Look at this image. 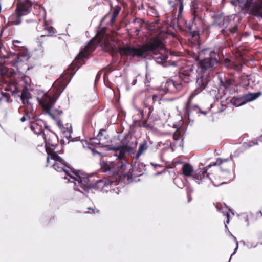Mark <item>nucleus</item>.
Masks as SVG:
<instances>
[{
	"label": "nucleus",
	"instance_id": "13d9d810",
	"mask_svg": "<svg viewBox=\"0 0 262 262\" xmlns=\"http://www.w3.org/2000/svg\"><path fill=\"white\" fill-rule=\"evenodd\" d=\"M232 255H233V254H231V256H232ZM230 258H231V257H230Z\"/></svg>",
	"mask_w": 262,
	"mask_h": 262
},
{
	"label": "nucleus",
	"instance_id": "473e14b6",
	"mask_svg": "<svg viewBox=\"0 0 262 262\" xmlns=\"http://www.w3.org/2000/svg\"><path fill=\"white\" fill-rule=\"evenodd\" d=\"M224 64L226 68L228 69H234L237 67L235 63H234L228 58H226L224 59Z\"/></svg>",
	"mask_w": 262,
	"mask_h": 262
},
{
	"label": "nucleus",
	"instance_id": "1a4fd4ad",
	"mask_svg": "<svg viewBox=\"0 0 262 262\" xmlns=\"http://www.w3.org/2000/svg\"><path fill=\"white\" fill-rule=\"evenodd\" d=\"M219 63L218 54L214 51H211L209 53L208 57H206L199 62V66L201 70L207 71L216 68Z\"/></svg>",
	"mask_w": 262,
	"mask_h": 262
},
{
	"label": "nucleus",
	"instance_id": "5fc2aeb1",
	"mask_svg": "<svg viewBox=\"0 0 262 262\" xmlns=\"http://www.w3.org/2000/svg\"><path fill=\"white\" fill-rule=\"evenodd\" d=\"M105 18V17H103V18L102 19L101 22H102V21L104 20V18Z\"/></svg>",
	"mask_w": 262,
	"mask_h": 262
},
{
	"label": "nucleus",
	"instance_id": "20e7f679",
	"mask_svg": "<svg viewBox=\"0 0 262 262\" xmlns=\"http://www.w3.org/2000/svg\"><path fill=\"white\" fill-rule=\"evenodd\" d=\"M195 72L193 66L182 67L179 71V75L175 79L167 81L164 86L166 93H176L183 88L194 78Z\"/></svg>",
	"mask_w": 262,
	"mask_h": 262
},
{
	"label": "nucleus",
	"instance_id": "09e8293b",
	"mask_svg": "<svg viewBox=\"0 0 262 262\" xmlns=\"http://www.w3.org/2000/svg\"><path fill=\"white\" fill-rule=\"evenodd\" d=\"M238 241L236 239V247L234 249V252L232 253V254H234L235 252V251L238 248Z\"/></svg>",
	"mask_w": 262,
	"mask_h": 262
},
{
	"label": "nucleus",
	"instance_id": "c03bdc74",
	"mask_svg": "<svg viewBox=\"0 0 262 262\" xmlns=\"http://www.w3.org/2000/svg\"><path fill=\"white\" fill-rule=\"evenodd\" d=\"M4 28L0 25V41H2L1 38L2 35L4 33Z\"/></svg>",
	"mask_w": 262,
	"mask_h": 262
},
{
	"label": "nucleus",
	"instance_id": "dca6fc26",
	"mask_svg": "<svg viewBox=\"0 0 262 262\" xmlns=\"http://www.w3.org/2000/svg\"><path fill=\"white\" fill-rule=\"evenodd\" d=\"M43 21V29L45 30L48 32V34L47 35H42L40 36V40L46 37H51L55 35V29L53 27V21L50 17H43L39 19V21Z\"/></svg>",
	"mask_w": 262,
	"mask_h": 262
},
{
	"label": "nucleus",
	"instance_id": "7c9ffc66",
	"mask_svg": "<svg viewBox=\"0 0 262 262\" xmlns=\"http://www.w3.org/2000/svg\"><path fill=\"white\" fill-rule=\"evenodd\" d=\"M21 21V17H8L7 26L18 25Z\"/></svg>",
	"mask_w": 262,
	"mask_h": 262
},
{
	"label": "nucleus",
	"instance_id": "a19ab883",
	"mask_svg": "<svg viewBox=\"0 0 262 262\" xmlns=\"http://www.w3.org/2000/svg\"><path fill=\"white\" fill-rule=\"evenodd\" d=\"M88 209L91 210V212H86L85 213H99V210L96 208H88Z\"/></svg>",
	"mask_w": 262,
	"mask_h": 262
},
{
	"label": "nucleus",
	"instance_id": "423d86ee",
	"mask_svg": "<svg viewBox=\"0 0 262 262\" xmlns=\"http://www.w3.org/2000/svg\"><path fill=\"white\" fill-rule=\"evenodd\" d=\"M17 57L16 54L11 52L9 48L7 46H5L2 41H0V58L7 60L5 61L4 63L0 62V78H2L7 71L5 64H10L12 66L13 61L16 60Z\"/></svg>",
	"mask_w": 262,
	"mask_h": 262
},
{
	"label": "nucleus",
	"instance_id": "bf43d9fd",
	"mask_svg": "<svg viewBox=\"0 0 262 262\" xmlns=\"http://www.w3.org/2000/svg\"><path fill=\"white\" fill-rule=\"evenodd\" d=\"M0 93H1V92H0Z\"/></svg>",
	"mask_w": 262,
	"mask_h": 262
},
{
	"label": "nucleus",
	"instance_id": "6e6552de",
	"mask_svg": "<svg viewBox=\"0 0 262 262\" xmlns=\"http://www.w3.org/2000/svg\"><path fill=\"white\" fill-rule=\"evenodd\" d=\"M193 94L189 97L188 100L184 108V116L188 118L189 121H193L196 117L200 116L201 114L206 115L207 112L202 111L196 105H191L192 100L193 98Z\"/></svg>",
	"mask_w": 262,
	"mask_h": 262
},
{
	"label": "nucleus",
	"instance_id": "de8ad7c7",
	"mask_svg": "<svg viewBox=\"0 0 262 262\" xmlns=\"http://www.w3.org/2000/svg\"><path fill=\"white\" fill-rule=\"evenodd\" d=\"M27 120V119H26V118L25 117V116L24 115L20 119V121L22 122H25Z\"/></svg>",
	"mask_w": 262,
	"mask_h": 262
},
{
	"label": "nucleus",
	"instance_id": "f3484780",
	"mask_svg": "<svg viewBox=\"0 0 262 262\" xmlns=\"http://www.w3.org/2000/svg\"><path fill=\"white\" fill-rule=\"evenodd\" d=\"M31 129L36 134L40 135L43 133V129L48 127L46 123L39 119H35L30 122Z\"/></svg>",
	"mask_w": 262,
	"mask_h": 262
},
{
	"label": "nucleus",
	"instance_id": "2eb2a0df",
	"mask_svg": "<svg viewBox=\"0 0 262 262\" xmlns=\"http://www.w3.org/2000/svg\"><path fill=\"white\" fill-rule=\"evenodd\" d=\"M212 173L207 172L205 167L199 168L194 171L193 178L198 184L202 183L207 180L212 181L211 176Z\"/></svg>",
	"mask_w": 262,
	"mask_h": 262
},
{
	"label": "nucleus",
	"instance_id": "9b49d317",
	"mask_svg": "<svg viewBox=\"0 0 262 262\" xmlns=\"http://www.w3.org/2000/svg\"><path fill=\"white\" fill-rule=\"evenodd\" d=\"M244 7L253 16H262V0H247Z\"/></svg>",
	"mask_w": 262,
	"mask_h": 262
},
{
	"label": "nucleus",
	"instance_id": "603ef678",
	"mask_svg": "<svg viewBox=\"0 0 262 262\" xmlns=\"http://www.w3.org/2000/svg\"><path fill=\"white\" fill-rule=\"evenodd\" d=\"M226 217H227V219H229V218H230V215H229V213H227L226 214Z\"/></svg>",
	"mask_w": 262,
	"mask_h": 262
},
{
	"label": "nucleus",
	"instance_id": "ea45409f",
	"mask_svg": "<svg viewBox=\"0 0 262 262\" xmlns=\"http://www.w3.org/2000/svg\"><path fill=\"white\" fill-rule=\"evenodd\" d=\"M181 136V134L180 132L177 130L175 132L173 135V139L174 140H179Z\"/></svg>",
	"mask_w": 262,
	"mask_h": 262
},
{
	"label": "nucleus",
	"instance_id": "a878e982",
	"mask_svg": "<svg viewBox=\"0 0 262 262\" xmlns=\"http://www.w3.org/2000/svg\"><path fill=\"white\" fill-rule=\"evenodd\" d=\"M132 136L129 134L126 135L124 138L122 139L121 143V145L119 146L121 147V148H124L126 150H132V147L131 146V144L128 140L129 138H131Z\"/></svg>",
	"mask_w": 262,
	"mask_h": 262
},
{
	"label": "nucleus",
	"instance_id": "c9c22d12",
	"mask_svg": "<svg viewBox=\"0 0 262 262\" xmlns=\"http://www.w3.org/2000/svg\"><path fill=\"white\" fill-rule=\"evenodd\" d=\"M175 1L178 2V3L179 4L178 6V14L177 16H181V15L182 14L183 8H184V5H183V1L184 0H174Z\"/></svg>",
	"mask_w": 262,
	"mask_h": 262
},
{
	"label": "nucleus",
	"instance_id": "0eeeda50",
	"mask_svg": "<svg viewBox=\"0 0 262 262\" xmlns=\"http://www.w3.org/2000/svg\"><path fill=\"white\" fill-rule=\"evenodd\" d=\"M12 44L15 50L17 52L15 53L17 56L16 57L17 60L13 61L12 66L16 67L19 72H21V67L24 65L27 67V69H28L27 64L24 63L22 61L23 58L28 57V52L27 48L23 45V42L19 40H13Z\"/></svg>",
	"mask_w": 262,
	"mask_h": 262
},
{
	"label": "nucleus",
	"instance_id": "e433bc0d",
	"mask_svg": "<svg viewBox=\"0 0 262 262\" xmlns=\"http://www.w3.org/2000/svg\"><path fill=\"white\" fill-rule=\"evenodd\" d=\"M140 126L147 129H151L153 127V126L148 123L147 120H143L140 122Z\"/></svg>",
	"mask_w": 262,
	"mask_h": 262
},
{
	"label": "nucleus",
	"instance_id": "cd10ccee",
	"mask_svg": "<svg viewBox=\"0 0 262 262\" xmlns=\"http://www.w3.org/2000/svg\"><path fill=\"white\" fill-rule=\"evenodd\" d=\"M101 169L102 172H106L107 171H112L113 162H106L103 160H101L100 162Z\"/></svg>",
	"mask_w": 262,
	"mask_h": 262
},
{
	"label": "nucleus",
	"instance_id": "412c9836",
	"mask_svg": "<svg viewBox=\"0 0 262 262\" xmlns=\"http://www.w3.org/2000/svg\"><path fill=\"white\" fill-rule=\"evenodd\" d=\"M43 139L46 145L54 147L57 142V136L52 132L50 130L47 131L46 133H43Z\"/></svg>",
	"mask_w": 262,
	"mask_h": 262
},
{
	"label": "nucleus",
	"instance_id": "79ce46f5",
	"mask_svg": "<svg viewBox=\"0 0 262 262\" xmlns=\"http://www.w3.org/2000/svg\"><path fill=\"white\" fill-rule=\"evenodd\" d=\"M233 80L232 79H228L225 81V84L226 86H228L232 84Z\"/></svg>",
	"mask_w": 262,
	"mask_h": 262
},
{
	"label": "nucleus",
	"instance_id": "4d7b16f0",
	"mask_svg": "<svg viewBox=\"0 0 262 262\" xmlns=\"http://www.w3.org/2000/svg\"><path fill=\"white\" fill-rule=\"evenodd\" d=\"M4 18H5V17H4ZM4 22H5V23H6V19H4Z\"/></svg>",
	"mask_w": 262,
	"mask_h": 262
},
{
	"label": "nucleus",
	"instance_id": "2f4dec72",
	"mask_svg": "<svg viewBox=\"0 0 262 262\" xmlns=\"http://www.w3.org/2000/svg\"><path fill=\"white\" fill-rule=\"evenodd\" d=\"M37 8H35V9H37V11L36 12L37 16H46V12L45 8L41 7L40 5H36ZM35 14V13H34Z\"/></svg>",
	"mask_w": 262,
	"mask_h": 262
},
{
	"label": "nucleus",
	"instance_id": "f704fd0d",
	"mask_svg": "<svg viewBox=\"0 0 262 262\" xmlns=\"http://www.w3.org/2000/svg\"><path fill=\"white\" fill-rule=\"evenodd\" d=\"M110 7V11L112 13V16H117L121 10L120 7L116 6L115 7H113L112 5H111Z\"/></svg>",
	"mask_w": 262,
	"mask_h": 262
},
{
	"label": "nucleus",
	"instance_id": "aec40b11",
	"mask_svg": "<svg viewBox=\"0 0 262 262\" xmlns=\"http://www.w3.org/2000/svg\"><path fill=\"white\" fill-rule=\"evenodd\" d=\"M230 162L229 159H223L221 158H218L216 161L209 164L207 167H210L212 166H218L222 171H226L229 170V164Z\"/></svg>",
	"mask_w": 262,
	"mask_h": 262
},
{
	"label": "nucleus",
	"instance_id": "c756f323",
	"mask_svg": "<svg viewBox=\"0 0 262 262\" xmlns=\"http://www.w3.org/2000/svg\"><path fill=\"white\" fill-rule=\"evenodd\" d=\"M168 56L161 53H158L154 56L156 62L159 64H163L167 61Z\"/></svg>",
	"mask_w": 262,
	"mask_h": 262
},
{
	"label": "nucleus",
	"instance_id": "6e6d98bb",
	"mask_svg": "<svg viewBox=\"0 0 262 262\" xmlns=\"http://www.w3.org/2000/svg\"><path fill=\"white\" fill-rule=\"evenodd\" d=\"M108 14H105V15H104V16L107 17V16H108Z\"/></svg>",
	"mask_w": 262,
	"mask_h": 262
},
{
	"label": "nucleus",
	"instance_id": "c85d7f7f",
	"mask_svg": "<svg viewBox=\"0 0 262 262\" xmlns=\"http://www.w3.org/2000/svg\"><path fill=\"white\" fill-rule=\"evenodd\" d=\"M148 148L147 142L144 140L142 143H141L139 147L138 152L136 155L135 158L138 159L140 156L143 154Z\"/></svg>",
	"mask_w": 262,
	"mask_h": 262
},
{
	"label": "nucleus",
	"instance_id": "a211bd4d",
	"mask_svg": "<svg viewBox=\"0 0 262 262\" xmlns=\"http://www.w3.org/2000/svg\"><path fill=\"white\" fill-rule=\"evenodd\" d=\"M209 81V77L207 75H202L198 77L196 81V88L194 91L192 93L193 97L197 94L200 93L204 90L207 86Z\"/></svg>",
	"mask_w": 262,
	"mask_h": 262
},
{
	"label": "nucleus",
	"instance_id": "f03ea898",
	"mask_svg": "<svg viewBox=\"0 0 262 262\" xmlns=\"http://www.w3.org/2000/svg\"><path fill=\"white\" fill-rule=\"evenodd\" d=\"M67 85V82L63 80L57 81L53 84L52 89L48 93L45 94L41 99L38 98L40 105L54 120H56L57 117L63 114V111L60 109V107L54 110L51 108Z\"/></svg>",
	"mask_w": 262,
	"mask_h": 262
},
{
	"label": "nucleus",
	"instance_id": "a18cd8bd",
	"mask_svg": "<svg viewBox=\"0 0 262 262\" xmlns=\"http://www.w3.org/2000/svg\"><path fill=\"white\" fill-rule=\"evenodd\" d=\"M116 18V17H111V18L110 20V23L111 25H112L114 24V23L115 21Z\"/></svg>",
	"mask_w": 262,
	"mask_h": 262
},
{
	"label": "nucleus",
	"instance_id": "f257e3e1",
	"mask_svg": "<svg viewBox=\"0 0 262 262\" xmlns=\"http://www.w3.org/2000/svg\"><path fill=\"white\" fill-rule=\"evenodd\" d=\"M164 38L158 35L149 38L146 43L138 47L126 45L118 47V52L122 57L143 58L156 50L164 49Z\"/></svg>",
	"mask_w": 262,
	"mask_h": 262
},
{
	"label": "nucleus",
	"instance_id": "b1692460",
	"mask_svg": "<svg viewBox=\"0 0 262 262\" xmlns=\"http://www.w3.org/2000/svg\"><path fill=\"white\" fill-rule=\"evenodd\" d=\"M182 170L183 174L187 177H192L194 172L192 166L187 163L182 166Z\"/></svg>",
	"mask_w": 262,
	"mask_h": 262
},
{
	"label": "nucleus",
	"instance_id": "4468645a",
	"mask_svg": "<svg viewBox=\"0 0 262 262\" xmlns=\"http://www.w3.org/2000/svg\"><path fill=\"white\" fill-rule=\"evenodd\" d=\"M261 95V92H257L254 93H248L244 95L241 98H235L233 101V104L235 106H239L243 104H245L248 102L252 101L255 100L260 96Z\"/></svg>",
	"mask_w": 262,
	"mask_h": 262
},
{
	"label": "nucleus",
	"instance_id": "864d4df0",
	"mask_svg": "<svg viewBox=\"0 0 262 262\" xmlns=\"http://www.w3.org/2000/svg\"><path fill=\"white\" fill-rule=\"evenodd\" d=\"M229 221H230V219H227V220L226 221V223L228 224L229 223Z\"/></svg>",
	"mask_w": 262,
	"mask_h": 262
},
{
	"label": "nucleus",
	"instance_id": "8fccbe9b",
	"mask_svg": "<svg viewBox=\"0 0 262 262\" xmlns=\"http://www.w3.org/2000/svg\"><path fill=\"white\" fill-rule=\"evenodd\" d=\"M151 24H154V25H156V24H158V21H155L154 22H152V23H151ZM154 27H155V25H154Z\"/></svg>",
	"mask_w": 262,
	"mask_h": 262
},
{
	"label": "nucleus",
	"instance_id": "7ed1b4c3",
	"mask_svg": "<svg viewBox=\"0 0 262 262\" xmlns=\"http://www.w3.org/2000/svg\"><path fill=\"white\" fill-rule=\"evenodd\" d=\"M107 28H102L98 31L84 49L77 55L76 59L82 60L87 58L94 51L96 44H100L102 49L106 52L113 53L115 50V45L111 42V36L106 33Z\"/></svg>",
	"mask_w": 262,
	"mask_h": 262
},
{
	"label": "nucleus",
	"instance_id": "49530a36",
	"mask_svg": "<svg viewBox=\"0 0 262 262\" xmlns=\"http://www.w3.org/2000/svg\"><path fill=\"white\" fill-rule=\"evenodd\" d=\"M139 112L140 113L141 119H143L144 116V111L142 110H139Z\"/></svg>",
	"mask_w": 262,
	"mask_h": 262
},
{
	"label": "nucleus",
	"instance_id": "9d476101",
	"mask_svg": "<svg viewBox=\"0 0 262 262\" xmlns=\"http://www.w3.org/2000/svg\"><path fill=\"white\" fill-rule=\"evenodd\" d=\"M127 165V160H117L115 163H113L112 172L122 174L129 182H131L133 181V178L130 171V169L128 173H124Z\"/></svg>",
	"mask_w": 262,
	"mask_h": 262
},
{
	"label": "nucleus",
	"instance_id": "4be33fe9",
	"mask_svg": "<svg viewBox=\"0 0 262 262\" xmlns=\"http://www.w3.org/2000/svg\"><path fill=\"white\" fill-rule=\"evenodd\" d=\"M110 149L116 151V155L117 157V160H127L125 154L129 153L131 151V150H126L123 148H121V147L119 146L110 147Z\"/></svg>",
	"mask_w": 262,
	"mask_h": 262
},
{
	"label": "nucleus",
	"instance_id": "bb28decb",
	"mask_svg": "<svg viewBox=\"0 0 262 262\" xmlns=\"http://www.w3.org/2000/svg\"><path fill=\"white\" fill-rule=\"evenodd\" d=\"M20 98L24 104L27 105H31V103L29 102V99L31 98V96L27 89L23 90Z\"/></svg>",
	"mask_w": 262,
	"mask_h": 262
},
{
	"label": "nucleus",
	"instance_id": "393cba45",
	"mask_svg": "<svg viewBox=\"0 0 262 262\" xmlns=\"http://www.w3.org/2000/svg\"><path fill=\"white\" fill-rule=\"evenodd\" d=\"M46 149L48 154V156L47 157V164L49 163L50 158L53 160L58 158V155L57 154L56 152L55 151L54 149L53 148L52 146L46 145Z\"/></svg>",
	"mask_w": 262,
	"mask_h": 262
},
{
	"label": "nucleus",
	"instance_id": "4c0bfd02",
	"mask_svg": "<svg viewBox=\"0 0 262 262\" xmlns=\"http://www.w3.org/2000/svg\"><path fill=\"white\" fill-rule=\"evenodd\" d=\"M147 15L148 16H159L156 10L153 7H149L147 11Z\"/></svg>",
	"mask_w": 262,
	"mask_h": 262
},
{
	"label": "nucleus",
	"instance_id": "58836bf2",
	"mask_svg": "<svg viewBox=\"0 0 262 262\" xmlns=\"http://www.w3.org/2000/svg\"><path fill=\"white\" fill-rule=\"evenodd\" d=\"M162 95L158 94H155L152 95V99L153 101V103H155L156 102L160 101L162 99Z\"/></svg>",
	"mask_w": 262,
	"mask_h": 262
},
{
	"label": "nucleus",
	"instance_id": "3c124183",
	"mask_svg": "<svg viewBox=\"0 0 262 262\" xmlns=\"http://www.w3.org/2000/svg\"><path fill=\"white\" fill-rule=\"evenodd\" d=\"M58 125L60 127H61V123H60V120L58 121Z\"/></svg>",
	"mask_w": 262,
	"mask_h": 262
},
{
	"label": "nucleus",
	"instance_id": "39448f33",
	"mask_svg": "<svg viewBox=\"0 0 262 262\" xmlns=\"http://www.w3.org/2000/svg\"><path fill=\"white\" fill-rule=\"evenodd\" d=\"M70 178L76 181L75 185L80 186L85 191H88L91 188H94L96 183L98 181H94L93 177L87 176L84 172L79 170H74Z\"/></svg>",
	"mask_w": 262,
	"mask_h": 262
},
{
	"label": "nucleus",
	"instance_id": "37998d69",
	"mask_svg": "<svg viewBox=\"0 0 262 262\" xmlns=\"http://www.w3.org/2000/svg\"><path fill=\"white\" fill-rule=\"evenodd\" d=\"M238 29V27L237 25H235L234 27H233V28H230L229 29V31L231 32V33H235L237 31Z\"/></svg>",
	"mask_w": 262,
	"mask_h": 262
},
{
	"label": "nucleus",
	"instance_id": "5701e85b",
	"mask_svg": "<svg viewBox=\"0 0 262 262\" xmlns=\"http://www.w3.org/2000/svg\"><path fill=\"white\" fill-rule=\"evenodd\" d=\"M20 109H23L25 113L24 116L27 120H29V123L31 121H34L35 119H37L31 105H27L24 108H20Z\"/></svg>",
	"mask_w": 262,
	"mask_h": 262
},
{
	"label": "nucleus",
	"instance_id": "f8f14e48",
	"mask_svg": "<svg viewBox=\"0 0 262 262\" xmlns=\"http://www.w3.org/2000/svg\"><path fill=\"white\" fill-rule=\"evenodd\" d=\"M54 163L52 165L53 168L59 172H64L70 177L73 173L75 169L72 168L69 164L67 163L60 156L58 159H53Z\"/></svg>",
	"mask_w": 262,
	"mask_h": 262
},
{
	"label": "nucleus",
	"instance_id": "ddd939ff",
	"mask_svg": "<svg viewBox=\"0 0 262 262\" xmlns=\"http://www.w3.org/2000/svg\"><path fill=\"white\" fill-rule=\"evenodd\" d=\"M32 3L29 0H17L15 12L17 16L28 15L31 10Z\"/></svg>",
	"mask_w": 262,
	"mask_h": 262
},
{
	"label": "nucleus",
	"instance_id": "72a5a7b5",
	"mask_svg": "<svg viewBox=\"0 0 262 262\" xmlns=\"http://www.w3.org/2000/svg\"><path fill=\"white\" fill-rule=\"evenodd\" d=\"M248 21L253 30H257L259 29V25L257 22L255 21L254 17H248Z\"/></svg>",
	"mask_w": 262,
	"mask_h": 262
},
{
	"label": "nucleus",
	"instance_id": "6ab92c4d",
	"mask_svg": "<svg viewBox=\"0 0 262 262\" xmlns=\"http://www.w3.org/2000/svg\"><path fill=\"white\" fill-rule=\"evenodd\" d=\"M195 18L196 17H191V19L188 22L187 20L184 19V17H177V20L178 24L180 25L182 24L184 28L187 29L190 33L191 34L192 37L198 36V35L196 34L194 31H192L193 22Z\"/></svg>",
	"mask_w": 262,
	"mask_h": 262
}]
</instances>
